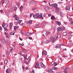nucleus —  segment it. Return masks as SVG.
Segmentation results:
<instances>
[{"label":"nucleus","instance_id":"nucleus-44","mask_svg":"<svg viewBox=\"0 0 73 73\" xmlns=\"http://www.w3.org/2000/svg\"><path fill=\"white\" fill-rule=\"evenodd\" d=\"M17 9V7H15L14 9V11H16Z\"/></svg>","mask_w":73,"mask_h":73},{"label":"nucleus","instance_id":"nucleus-38","mask_svg":"<svg viewBox=\"0 0 73 73\" xmlns=\"http://www.w3.org/2000/svg\"><path fill=\"white\" fill-rule=\"evenodd\" d=\"M18 54H20V55H21V56H23V54H22V52H19L18 53Z\"/></svg>","mask_w":73,"mask_h":73},{"label":"nucleus","instance_id":"nucleus-18","mask_svg":"<svg viewBox=\"0 0 73 73\" xmlns=\"http://www.w3.org/2000/svg\"><path fill=\"white\" fill-rule=\"evenodd\" d=\"M25 35H26V36H29L30 35V34L29 33H25Z\"/></svg>","mask_w":73,"mask_h":73},{"label":"nucleus","instance_id":"nucleus-33","mask_svg":"<svg viewBox=\"0 0 73 73\" xmlns=\"http://www.w3.org/2000/svg\"><path fill=\"white\" fill-rule=\"evenodd\" d=\"M67 68H66L64 69V73H67V71H66V69H67Z\"/></svg>","mask_w":73,"mask_h":73},{"label":"nucleus","instance_id":"nucleus-60","mask_svg":"<svg viewBox=\"0 0 73 73\" xmlns=\"http://www.w3.org/2000/svg\"><path fill=\"white\" fill-rule=\"evenodd\" d=\"M62 3V2H58L59 4H61Z\"/></svg>","mask_w":73,"mask_h":73},{"label":"nucleus","instance_id":"nucleus-35","mask_svg":"<svg viewBox=\"0 0 73 73\" xmlns=\"http://www.w3.org/2000/svg\"><path fill=\"white\" fill-rule=\"evenodd\" d=\"M72 35H70L69 37V40H70L71 39V38H72Z\"/></svg>","mask_w":73,"mask_h":73},{"label":"nucleus","instance_id":"nucleus-46","mask_svg":"<svg viewBox=\"0 0 73 73\" xmlns=\"http://www.w3.org/2000/svg\"><path fill=\"white\" fill-rule=\"evenodd\" d=\"M22 69L24 71H25V67L24 66L22 67Z\"/></svg>","mask_w":73,"mask_h":73},{"label":"nucleus","instance_id":"nucleus-25","mask_svg":"<svg viewBox=\"0 0 73 73\" xmlns=\"http://www.w3.org/2000/svg\"><path fill=\"white\" fill-rule=\"evenodd\" d=\"M54 61H52L50 64V65L51 66H52V65H54Z\"/></svg>","mask_w":73,"mask_h":73},{"label":"nucleus","instance_id":"nucleus-10","mask_svg":"<svg viewBox=\"0 0 73 73\" xmlns=\"http://www.w3.org/2000/svg\"><path fill=\"white\" fill-rule=\"evenodd\" d=\"M42 55L44 54V55H47V52L45 51H44L42 52Z\"/></svg>","mask_w":73,"mask_h":73},{"label":"nucleus","instance_id":"nucleus-16","mask_svg":"<svg viewBox=\"0 0 73 73\" xmlns=\"http://www.w3.org/2000/svg\"><path fill=\"white\" fill-rule=\"evenodd\" d=\"M27 22L28 23V24H29V25H31V24H32V21L31 20L27 21Z\"/></svg>","mask_w":73,"mask_h":73},{"label":"nucleus","instance_id":"nucleus-47","mask_svg":"<svg viewBox=\"0 0 73 73\" xmlns=\"http://www.w3.org/2000/svg\"><path fill=\"white\" fill-rule=\"evenodd\" d=\"M28 61L29 62V60H30V57L29 56L28 58Z\"/></svg>","mask_w":73,"mask_h":73},{"label":"nucleus","instance_id":"nucleus-41","mask_svg":"<svg viewBox=\"0 0 73 73\" xmlns=\"http://www.w3.org/2000/svg\"><path fill=\"white\" fill-rule=\"evenodd\" d=\"M19 61H21V62H22V61H23V59H22V58H19Z\"/></svg>","mask_w":73,"mask_h":73},{"label":"nucleus","instance_id":"nucleus-31","mask_svg":"<svg viewBox=\"0 0 73 73\" xmlns=\"http://www.w3.org/2000/svg\"><path fill=\"white\" fill-rule=\"evenodd\" d=\"M63 35L64 36H66V35H67V33L65 32H64L63 33Z\"/></svg>","mask_w":73,"mask_h":73},{"label":"nucleus","instance_id":"nucleus-58","mask_svg":"<svg viewBox=\"0 0 73 73\" xmlns=\"http://www.w3.org/2000/svg\"><path fill=\"white\" fill-rule=\"evenodd\" d=\"M38 25H36L35 26V28H37V27H38Z\"/></svg>","mask_w":73,"mask_h":73},{"label":"nucleus","instance_id":"nucleus-17","mask_svg":"<svg viewBox=\"0 0 73 73\" xmlns=\"http://www.w3.org/2000/svg\"><path fill=\"white\" fill-rule=\"evenodd\" d=\"M1 42H3V43H4V44H5V43H6V42H5V40L4 39H2L1 40Z\"/></svg>","mask_w":73,"mask_h":73},{"label":"nucleus","instance_id":"nucleus-4","mask_svg":"<svg viewBox=\"0 0 73 73\" xmlns=\"http://www.w3.org/2000/svg\"><path fill=\"white\" fill-rule=\"evenodd\" d=\"M34 68H38L39 69L40 68V65H39V63L38 62H36V65L34 66Z\"/></svg>","mask_w":73,"mask_h":73},{"label":"nucleus","instance_id":"nucleus-28","mask_svg":"<svg viewBox=\"0 0 73 73\" xmlns=\"http://www.w3.org/2000/svg\"><path fill=\"white\" fill-rule=\"evenodd\" d=\"M15 19L16 20H17V21H19V17H17L15 18Z\"/></svg>","mask_w":73,"mask_h":73},{"label":"nucleus","instance_id":"nucleus-8","mask_svg":"<svg viewBox=\"0 0 73 73\" xmlns=\"http://www.w3.org/2000/svg\"><path fill=\"white\" fill-rule=\"evenodd\" d=\"M65 9L66 10H67V11H70V6L69 5H68L66 7Z\"/></svg>","mask_w":73,"mask_h":73},{"label":"nucleus","instance_id":"nucleus-32","mask_svg":"<svg viewBox=\"0 0 73 73\" xmlns=\"http://www.w3.org/2000/svg\"><path fill=\"white\" fill-rule=\"evenodd\" d=\"M24 63H25V64H28V63L26 61H25V60H24Z\"/></svg>","mask_w":73,"mask_h":73},{"label":"nucleus","instance_id":"nucleus-57","mask_svg":"<svg viewBox=\"0 0 73 73\" xmlns=\"http://www.w3.org/2000/svg\"><path fill=\"white\" fill-rule=\"evenodd\" d=\"M29 39H30V40H32V38L31 37H29Z\"/></svg>","mask_w":73,"mask_h":73},{"label":"nucleus","instance_id":"nucleus-19","mask_svg":"<svg viewBox=\"0 0 73 73\" xmlns=\"http://www.w3.org/2000/svg\"><path fill=\"white\" fill-rule=\"evenodd\" d=\"M5 3L6 4H8L9 1L8 0H5Z\"/></svg>","mask_w":73,"mask_h":73},{"label":"nucleus","instance_id":"nucleus-54","mask_svg":"<svg viewBox=\"0 0 73 73\" xmlns=\"http://www.w3.org/2000/svg\"><path fill=\"white\" fill-rule=\"evenodd\" d=\"M32 73H35V70H33L32 72Z\"/></svg>","mask_w":73,"mask_h":73},{"label":"nucleus","instance_id":"nucleus-2","mask_svg":"<svg viewBox=\"0 0 73 73\" xmlns=\"http://www.w3.org/2000/svg\"><path fill=\"white\" fill-rule=\"evenodd\" d=\"M33 17L34 19H40V18H41L42 19H44V18L42 17V13H40V15L38 13H36L35 15H33Z\"/></svg>","mask_w":73,"mask_h":73},{"label":"nucleus","instance_id":"nucleus-6","mask_svg":"<svg viewBox=\"0 0 73 73\" xmlns=\"http://www.w3.org/2000/svg\"><path fill=\"white\" fill-rule=\"evenodd\" d=\"M40 66H41L42 67H43V68H46V66H45L44 64H43V63H42V62H40Z\"/></svg>","mask_w":73,"mask_h":73},{"label":"nucleus","instance_id":"nucleus-43","mask_svg":"<svg viewBox=\"0 0 73 73\" xmlns=\"http://www.w3.org/2000/svg\"><path fill=\"white\" fill-rule=\"evenodd\" d=\"M13 50V47H11V49L10 50V51L11 52H12V50Z\"/></svg>","mask_w":73,"mask_h":73},{"label":"nucleus","instance_id":"nucleus-64","mask_svg":"<svg viewBox=\"0 0 73 73\" xmlns=\"http://www.w3.org/2000/svg\"><path fill=\"white\" fill-rule=\"evenodd\" d=\"M0 12L1 13H3V10H0Z\"/></svg>","mask_w":73,"mask_h":73},{"label":"nucleus","instance_id":"nucleus-22","mask_svg":"<svg viewBox=\"0 0 73 73\" xmlns=\"http://www.w3.org/2000/svg\"><path fill=\"white\" fill-rule=\"evenodd\" d=\"M23 6H21L20 7V11H23Z\"/></svg>","mask_w":73,"mask_h":73},{"label":"nucleus","instance_id":"nucleus-62","mask_svg":"<svg viewBox=\"0 0 73 73\" xmlns=\"http://www.w3.org/2000/svg\"><path fill=\"white\" fill-rule=\"evenodd\" d=\"M5 27H7V28H8V25H5Z\"/></svg>","mask_w":73,"mask_h":73},{"label":"nucleus","instance_id":"nucleus-39","mask_svg":"<svg viewBox=\"0 0 73 73\" xmlns=\"http://www.w3.org/2000/svg\"><path fill=\"white\" fill-rule=\"evenodd\" d=\"M49 32L48 31H47L46 34V35H49Z\"/></svg>","mask_w":73,"mask_h":73},{"label":"nucleus","instance_id":"nucleus-14","mask_svg":"<svg viewBox=\"0 0 73 73\" xmlns=\"http://www.w3.org/2000/svg\"><path fill=\"white\" fill-rule=\"evenodd\" d=\"M6 72L7 73H10V72H11V70H9V69H7L6 70Z\"/></svg>","mask_w":73,"mask_h":73},{"label":"nucleus","instance_id":"nucleus-23","mask_svg":"<svg viewBox=\"0 0 73 73\" xmlns=\"http://www.w3.org/2000/svg\"><path fill=\"white\" fill-rule=\"evenodd\" d=\"M21 22H22V20H19L18 21V23L19 24H20Z\"/></svg>","mask_w":73,"mask_h":73},{"label":"nucleus","instance_id":"nucleus-3","mask_svg":"<svg viewBox=\"0 0 73 73\" xmlns=\"http://www.w3.org/2000/svg\"><path fill=\"white\" fill-rule=\"evenodd\" d=\"M65 28L64 27H59L57 29V31L58 32L59 31H62V30H65Z\"/></svg>","mask_w":73,"mask_h":73},{"label":"nucleus","instance_id":"nucleus-12","mask_svg":"<svg viewBox=\"0 0 73 73\" xmlns=\"http://www.w3.org/2000/svg\"><path fill=\"white\" fill-rule=\"evenodd\" d=\"M60 15L61 17H64V14H63V13H62L61 11H60Z\"/></svg>","mask_w":73,"mask_h":73},{"label":"nucleus","instance_id":"nucleus-36","mask_svg":"<svg viewBox=\"0 0 73 73\" xmlns=\"http://www.w3.org/2000/svg\"><path fill=\"white\" fill-rule=\"evenodd\" d=\"M7 44H8V45H9L10 44V41H7Z\"/></svg>","mask_w":73,"mask_h":73},{"label":"nucleus","instance_id":"nucleus-1","mask_svg":"<svg viewBox=\"0 0 73 73\" xmlns=\"http://www.w3.org/2000/svg\"><path fill=\"white\" fill-rule=\"evenodd\" d=\"M57 4H56V3H54V4H51V6L52 7H54L55 9V13H56V14H58V13H59V11L60 9L59 8L57 7Z\"/></svg>","mask_w":73,"mask_h":73},{"label":"nucleus","instance_id":"nucleus-52","mask_svg":"<svg viewBox=\"0 0 73 73\" xmlns=\"http://www.w3.org/2000/svg\"><path fill=\"white\" fill-rule=\"evenodd\" d=\"M48 15L49 17H50V16H51V14H48Z\"/></svg>","mask_w":73,"mask_h":73},{"label":"nucleus","instance_id":"nucleus-29","mask_svg":"<svg viewBox=\"0 0 73 73\" xmlns=\"http://www.w3.org/2000/svg\"><path fill=\"white\" fill-rule=\"evenodd\" d=\"M73 20V19L72 18H70L69 19V22L72 21Z\"/></svg>","mask_w":73,"mask_h":73},{"label":"nucleus","instance_id":"nucleus-20","mask_svg":"<svg viewBox=\"0 0 73 73\" xmlns=\"http://www.w3.org/2000/svg\"><path fill=\"white\" fill-rule=\"evenodd\" d=\"M52 69H54V70H57V69H58V68L56 67H54L52 68Z\"/></svg>","mask_w":73,"mask_h":73},{"label":"nucleus","instance_id":"nucleus-26","mask_svg":"<svg viewBox=\"0 0 73 73\" xmlns=\"http://www.w3.org/2000/svg\"><path fill=\"white\" fill-rule=\"evenodd\" d=\"M49 40H47L46 41H45L44 42L45 44H48V43H49Z\"/></svg>","mask_w":73,"mask_h":73},{"label":"nucleus","instance_id":"nucleus-55","mask_svg":"<svg viewBox=\"0 0 73 73\" xmlns=\"http://www.w3.org/2000/svg\"><path fill=\"white\" fill-rule=\"evenodd\" d=\"M21 45L22 46H24V44L23 43H22L21 44Z\"/></svg>","mask_w":73,"mask_h":73},{"label":"nucleus","instance_id":"nucleus-9","mask_svg":"<svg viewBox=\"0 0 73 73\" xmlns=\"http://www.w3.org/2000/svg\"><path fill=\"white\" fill-rule=\"evenodd\" d=\"M12 25H13V23H9V26L10 29H12Z\"/></svg>","mask_w":73,"mask_h":73},{"label":"nucleus","instance_id":"nucleus-53","mask_svg":"<svg viewBox=\"0 0 73 73\" xmlns=\"http://www.w3.org/2000/svg\"><path fill=\"white\" fill-rule=\"evenodd\" d=\"M21 25L22 26H23V25H24V23H21Z\"/></svg>","mask_w":73,"mask_h":73},{"label":"nucleus","instance_id":"nucleus-49","mask_svg":"<svg viewBox=\"0 0 73 73\" xmlns=\"http://www.w3.org/2000/svg\"><path fill=\"white\" fill-rule=\"evenodd\" d=\"M33 15V14H30V17H31Z\"/></svg>","mask_w":73,"mask_h":73},{"label":"nucleus","instance_id":"nucleus-56","mask_svg":"<svg viewBox=\"0 0 73 73\" xmlns=\"http://www.w3.org/2000/svg\"><path fill=\"white\" fill-rule=\"evenodd\" d=\"M25 69H26V70H28V67H26Z\"/></svg>","mask_w":73,"mask_h":73},{"label":"nucleus","instance_id":"nucleus-37","mask_svg":"<svg viewBox=\"0 0 73 73\" xmlns=\"http://www.w3.org/2000/svg\"><path fill=\"white\" fill-rule=\"evenodd\" d=\"M5 64H6L7 63V59H5L4 62Z\"/></svg>","mask_w":73,"mask_h":73},{"label":"nucleus","instance_id":"nucleus-59","mask_svg":"<svg viewBox=\"0 0 73 73\" xmlns=\"http://www.w3.org/2000/svg\"><path fill=\"white\" fill-rule=\"evenodd\" d=\"M19 39L20 40H21V41H22L23 40L22 38H19Z\"/></svg>","mask_w":73,"mask_h":73},{"label":"nucleus","instance_id":"nucleus-45","mask_svg":"<svg viewBox=\"0 0 73 73\" xmlns=\"http://www.w3.org/2000/svg\"><path fill=\"white\" fill-rule=\"evenodd\" d=\"M14 18H16V17H17V15H16L15 14L14 15Z\"/></svg>","mask_w":73,"mask_h":73},{"label":"nucleus","instance_id":"nucleus-63","mask_svg":"<svg viewBox=\"0 0 73 73\" xmlns=\"http://www.w3.org/2000/svg\"><path fill=\"white\" fill-rule=\"evenodd\" d=\"M43 24H45V21H43Z\"/></svg>","mask_w":73,"mask_h":73},{"label":"nucleus","instance_id":"nucleus-21","mask_svg":"<svg viewBox=\"0 0 73 73\" xmlns=\"http://www.w3.org/2000/svg\"><path fill=\"white\" fill-rule=\"evenodd\" d=\"M50 9L49 8V7H48V6H47V7H46L45 8V9L46 10H47L48 11H49V10Z\"/></svg>","mask_w":73,"mask_h":73},{"label":"nucleus","instance_id":"nucleus-7","mask_svg":"<svg viewBox=\"0 0 73 73\" xmlns=\"http://www.w3.org/2000/svg\"><path fill=\"white\" fill-rule=\"evenodd\" d=\"M64 44H59L57 46H56L55 47L56 48H60V47H61V46H64Z\"/></svg>","mask_w":73,"mask_h":73},{"label":"nucleus","instance_id":"nucleus-24","mask_svg":"<svg viewBox=\"0 0 73 73\" xmlns=\"http://www.w3.org/2000/svg\"><path fill=\"white\" fill-rule=\"evenodd\" d=\"M18 28V27L17 26H15L14 28V30H17V29Z\"/></svg>","mask_w":73,"mask_h":73},{"label":"nucleus","instance_id":"nucleus-48","mask_svg":"<svg viewBox=\"0 0 73 73\" xmlns=\"http://www.w3.org/2000/svg\"><path fill=\"white\" fill-rule=\"evenodd\" d=\"M49 73H53V72L52 70H50Z\"/></svg>","mask_w":73,"mask_h":73},{"label":"nucleus","instance_id":"nucleus-42","mask_svg":"<svg viewBox=\"0 0 73 73\" xmlns=\"http://www.w3.org/2000/svg\"><path fill=\"white\" fill-rule=\"evenodd\" d=\"M11 35H15V32H12L11 33Z\"/></svg>","mask_w":73,"mask_h":73},{"label":"nucleus","instance_id":"nucleus-40","mask_svg":"<svg viewBox=\"0 0 73 73\" xmlns=\"http://www.w3.org/2000/svg\"><path fill=\"white\" fill-rule=\"evenodd\" d=\"M20 4L19 3H17V5L18 7H20Z\"/></svg>","mask_w":73,"mask_h":73},{"label":"nucleus","instance_id":"nucleus-50","mask_svg":"<svg viewBox=\"0 0 73 73\" xmlns=\"http://www.w3.org/2000/svg\"><path fill=\"white\" fill-rule=\"evenodd\" d=\"M6 36L7 38H9V36H8V35H6Z\"/></svg>","mask_w":73,"mask_h":73},{"label":"nucleus","instance_id":"nucleus-51","mask_svg":"<svg viewBox=\"0 0 73 73\" xmlns=\"http://www.w3.org/2000/svg\"><path fill=\"white\" fill-rule=\"evenodd\" d=\"M56 65H57V63H55L54 65V66H56Z\"/></svg>","mask_w":73,"mask_h":73},{"label":"nucleus","instance_id":"nucleus-34","mask_svg":"<svg viewBox=\"0 0 73 73\" xmlns=\"http://www.w3.org/2000/svg\"><path fill=\"white\" fill-rule=\"evenodd\" d=\"M4 30L5 31H6V32H7V31H8V29H7L5 27H4Z\"/></svg>","mask_w":73,"mask_h":73},{"label":"nucleus","instance_id":"nucleus-30","mask_svg":"<svg viewBox=\"0 0 73 73\" xmlns=\"http://www.w3.org/2000/svg\"><path fill=\"white\" fill-rule=\"evenodd\" d=\"M5 23H3V24L2 25V27L3 28H4V27L5 26Z\"/></svg>","mask_w":73,"mask_h":73},{"label":"nucleus","instance_id":"nucleus-27","mask_svg":"<svg viewBox=\"0 0 73 73\" xmlns=\"http://www.w3.org/2000/svg\"><path fill=\"white\" fill-rule=\"evenodd\" d=\"M51 20H54V16H52L51 17Z\"/></svg>","mask_w":73,"mask_h":73},{"label":"nucleus","instance_id":"nucleus-13","mask_svg":"<svg viewBox=\"0 0 73 73\" xmlns=\"http://www.w3.org/2000/svg\"><path fill=\"white\" fill-rule=\"evenodd\" d=\"M23 57H24V58L25 59H27V55L26 54H23Z\"/></svg>","mask_w":73,"mask_h":73},{"label":"nucleus","instance_id":"nucleus-11","mask_svg":"<svg viewBox=\"0 0 73 73\" xmlns=\"http://www.w3.org/2000/svg\"><path fill=\"white\" fill-rule=\"evenodd\" d=\"M37 3V2L34 1H31L30 2V4H33L35 3Z\"/></svg>","mask_w":73,"mask_h":73},{"label":"nucleus","instance_id":"nucleus-5","mask_svg":"<svg viewBox=\"0 0 73 73\" xmlns=\"http://www.w3.org/2000/svg\"><path fill=\"white\" fill-rule=\"evenodd\" d=\"M50 38L51 41H52V42H55L56 39L53 38L52 36H51Z\"/></svg>","mask_w":73,"mask_h":73},{"label":"nucleus","instance_id":"nucleus-15","mask_svg":"<svg viewBox=\"0 0 73 73\" xmlns=\"http://www.w3.org/2000/svg\"><path fill=\"white\" fill-rule=\"evenodd\" d=\"M56 23L58 25L60 26L61 25V23L60 22L58 21H57L56 22Z\"/></svg>","mask_w":73,"mask_h":73},{"label":"nucleus","instance_id":"nucleus-61","mask_svg":"<svg viewBox=\"0 0 73 73\" xmlns=\"http://www.w3.org/2000/svg\"><path fill=\"white\" fill-rule=\"evenodd\" d=\"M70 22V23H71V24H72L73 23V21H72Z\"/></svg>","mask_w":73,"mask_h":73}]
</instances>
